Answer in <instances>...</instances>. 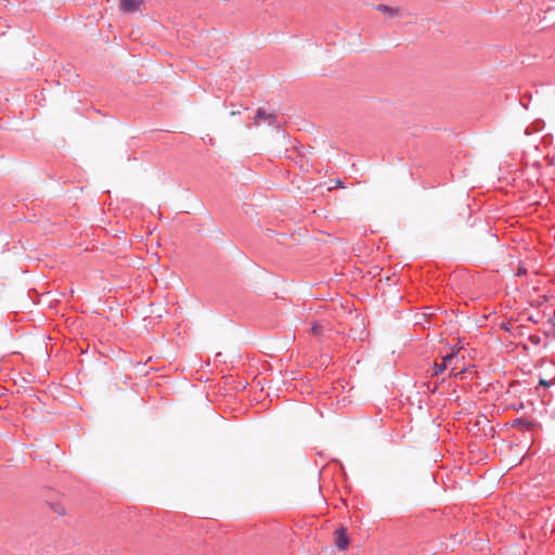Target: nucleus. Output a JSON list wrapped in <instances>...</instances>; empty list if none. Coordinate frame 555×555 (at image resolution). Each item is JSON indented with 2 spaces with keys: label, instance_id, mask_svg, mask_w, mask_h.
Wrapping results in <instances>:
<instances>
[{
  "label": "nucleus",
  "instance_id": "nucleus-1",
  "mask_svg": "<svg viewBox=\"0 0 555 555\" xmlns=\"http://www.w3.org/2000/svg\"><path fill=\"white\" fill-rule=\"evenodd\" d=\"M462 347L457 348L456 351H452L451 353L444 356L441 363H435V375L442 373L449 367L452 372L459 370L456 373H454V375L462 374L465 371L464 365L460 364L462 359H460L457 356V352Z\"/></svg>",
  "mask_w": 555,
  "mask_h": 555
},
{
  "label": "nucleus",
  "instance_id": "nucleus-2",
  "mask_svg": "<svg viewBox=\"0 0 555 555\" xmlns=\"http://www.w3.org/2000/svg\"><path fill=\"white\" fill-rule=\"evenodd\" d=\"M142 5V0H119V9L127 13L140 11Z\"/></svg>",
  "mask_w": 555,
  "mask_h": 555
},
{
  "label": "nucleus",
  "instance_id": "nucleus-3",
  "mask_svg": "<svg viewBox=\"0 0 555 555\" xmlns=\"http://www.w3.org/2000/svg\"><path fill=\"white\" fill-rule=\"evenodd\" d=\"M262 120L272 125L275 122V116L271 113H267L263 108H259L254 118V125L260 126Z\"/></svg>",
  "mask_w": 555,
  "mask_h": 555
},
{
  "label": "nucleus",
  "instance_id": "nucleus-4",
  "mask_svg": "<svg viewBox=\"0 0 555 555\" xmlns=\"http://www.w3.org/2000/svg\"><path fill=\"white\" fill-rule=\"evenodd\" d=\"M335 537H336V539H335L336 546L339 550H345L349 543L346 529L344 527L338 528L335 531Z\"/></svg>",
  "mask_w": 555,
  "mask_h": 555
},
{
  "label": "nucleus",
  "instance_id": "nucleus-5",
  "mask_svg": "<svg viewBox=\"0 0 555 555\" xmlns=\"http://www.w3.org/2000/svg\"><path fill=\"white\" fill-rule=\"evenodd\" d=\"M377 10L385 14H388L389 16H397L400 12L398 8H392L385 4H379L377 7Z\"/></svg>",
  "mask_w": 555,
  "mask_h": 555
},
{
  "label": "nucleus",
  "instance_id": "nucleus-6",
  "mask_svg": "<svg viewBox=\"0 0 555 555\" xmlns=\"http://www.w3.org/2000/svg\"><path fill=\"white\" fill-rule=\"evenodd\" d=\"M548 324H550V328L544 330V332L546 334L555 328V314L550 315Z\"/></svg>",
  "mask_w": 555,
  "mask_h": 555
},
{
  "label": "nucleus",
  "instance_id": "nucleus-7",
  "mask_svg": "<svg viewBox=\"0 0 555 555\" xmlns=\"http://www.w3.org/2000/svg\"><path fill=\"white\" fill-rule=\"evenodd\" d=\"M544 317L545 314H530L528 320L532 321L533 323H539Z\"/></svg>",
  "mask_w": 555,
  "mask_h": 555
},
{
  "label": "nucleus",
  "instance_id": "nucleus-8",
  "mask_svg": "<svg viewBox=\"0 0 555 555\" xmlns=\"http://www.w3.org/2000/svg\"><path fill=\"white\" fill-rule=\"evenodd\" d=\"M553 384H555V378H554V379H551V380H547V379L541 378V379H540V382H539V385H540V386H543V387H550V386H552Z\"/></svg>",
  "mask_w": 555,
  "mask_h": 555
},
{
  "label": "nucleus",
  "instance_id": "nucleus-9",
  "mask_svg": "<svg viewBox=\"0 0 555 555\" xmlns=\"http://www.w3.org/2000/svg\"><path fill=\"white\" fill-rule=\"evenodd\" d=\"M513 426L522 427V426H530V424L526 420L518 418V420L514 421Z\"/></svg>",
  "mask_w": 555,
  "mask_h": 555
},
{
  "label": "nucleus",
  "instance_id": "nucleus-10",
  "mask_svg": "<svg viewBox=\"0 0 555 555\" xmlns=\"http://www.w3.org/2000/svg\"><path fill=\"white\" fill-rule=\"evenodd\" d=\"M311 332L314 334V335H319L321 333V325H319L318 323H314L312 326H311Z\"/></svg>",
  "mask_w": 555,
  "mask_h": 555
},
{
  "label": "nucleus",
  "instance_id": "nucleus-11",
  "mask_svg": "<svg viewBox=\"0 0 555 555\" xmlns=\"http://www.w3.org/2000/svg\"><path fill=\"white\" fill-rule=\"evenodd\" d=\"M501 327H502V328H504V330H505V331H507V332H511V331H512L513 325H512V323H511V322H508V323L502 322V323H501Z\"/></svg>",
  "mask_w": 555,
  "mask_h": 555
},
{
  "label": "nucleus",
  "instance_id": "nucleus-12",
  "mask_svg": "<svg viewBox=\"0 0 555 555\" xmlns=\"http://www.w3.org/2000/svg\"><path fill=\"white\" fill-rule=\"evenodd\" d=\"M236 114H238V112H235V111L231 112V116H235Z\"/></svg>",
  "mask_w": 555,
  "mask_h": 555
}]
</instances>
